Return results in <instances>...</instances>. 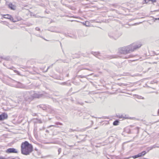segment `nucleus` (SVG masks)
<instances>
[{"label":"nucleus","instance_id":"obj_6","mask_svg":"<svg viewBox=\"0 0 159 159\" xmlns=\"http://www.w3.org/2000/svg\"><path fill=\"white\" fill-rule=\"evenodd\" d=\"M108 35L111 38L114 39H115L119 37V36L117 35V32H110L108 34Z\"/></svg>","mask_w":159,"mask_h":159},{"label":"nucleus","instance_id":"obj_42","mask_svg":"<svg viewBox=\"0 0 159 159\" xmlns=\"http://www.w3.org/2000/svg\"><path fill=\"white\" fill-rule=\"evenodd\" d=\"M33 116H36V113H34L33 115Z\"/></svg>","mask_w":159,"mask_h":159},{"label":"nucleus","instance_id":"obj_40","mask_svg":"<svg viewBox=\"0 0 159 159\" xmlns=\"http://www.w3.org/2000/svg\"><path fill=\"white\" fill-rule=\"evenodd\" d=\"M60 60L61 61H62L63 62H65V61H63L62 60L60 59Z\"/></svg>","mask_w":159,"mask_h":159},{"label":"nucleus","instance_id":"obj_18","mask_svg":"<svg viewBox=\"0 0 159 159\" xmlns=\"http://www.w3.org/2000/svg\"><path fill=\"white\" fill-rule=\"evenodd\" d=\"M134 57V56L132 54H130L129 55L126 56L125 58H128L130 57Z\"/></svg>","mask_w":159,"mask_h":159},{"label":"nucleus","instance_id":"obj_16","mask_svg":"<svg viewBox=\"0 0 159 159\" xmlns=\"http://www.w3.org/2000/svg\"><path fill=\"white\" fill-rule=\"evenodd\" d=\"M133 1H137V6H138V7L139 8H140V7H139V5H140V4L139 3V2L140 1V2H142V0H133Z\"/></svg>","mask_w":159,"mask_h":159},{"label":"nucleus","instance_id":"obj_15","mask_svg":"<svg viewBox=\"0 0 159 159\" xmlns=\"http://www.w3.org/2000/svg\"><path fill=\"white\" fill-rule=\"evenodd\" d=\"M119 121L118 120L115 121L113 123V125H118Z\"/></svg>","mask_w":159,"mask_h":159},{"label":"nucleus","instance_id":"obj_28","mask_svg":"<svg viewBox=\"0 0 159 159\" xmlns=\"http://www.w3.org/2000/svg\"><path fill=\"white\" fill-rule=\"evenodd\" d=\"M137 156H138V157H142V156L141 155V153H139L137 155Z\"/></svg>","mask_w":159,"mask_h":159},{"label":"nucleus","instance_id":"obj_5","mask_svg":"<svg viewBox=\"0 0 159 159\" xmlns=\"http://www.w3.org/2000/svg\"><path fill=\"white\" fill-rule=\"evenodd\" d=\"M13 83L14 84L13 86L15 87L19 88H24L25 87V85L19 82L13 80Z\"/></svg>","mask_w":159,"mask_h":159},{"label":"nucleus","instance_id":"obj_23","mask_svg":"<svg viewBox=\"0 0 159 159\" xmlns=\"http://www.w3.org/2000/svg\"><path fill=\"white\" fill-rule=\"evenodd\" d=\"M137 98H138L139 99H144V98L143 97H142V96H140L138 95Z\"/></svg>","mask_w":159,"mask_h":159},{"label":"nucleus","instance_id":"obj_27","mask_svg":"<svg viewBox=\"0 0 159 159\" xmlns=\"http://www.w3.org/2000/svg\"><path fill=\"white\" fill-rule=\"evenodd\" d=\"M152 146V148H158L159 147H158L156 145H154L153 146Z\"/></svg>","mask_w":159,"mask_h":159},{"label":"nucleus","instance_id":"obj_8","mask_svg":"<svg viewBox=\"0 0 159 159\" xmlns=\"http://www.w3.org/2000/svg\"><path fill=\"white\" fill-rule=\"evenodd\" d=\"M7 117V114L5 113H3L0 115V120H3L6 119Z\"/></svg>","mask_w":159,"mask_h":159},{"label":"nucleus","instance_id":"obj_7","mask_svg":"<svg viewBox=\"0 0 159 159\" xmlns=\"http://www.w3.org/2000/svg\"><path fill=\"white\" fill-rule=\"evenodd\" d=\"M6 152L7 153H17V151L16 149L13 148H10L8 149L6 151Z\"/></svg>","mask_w":159,"mask_h":159},{"label":"nucleus","instance_id":"obj_46","mask_svg":"<svg viewBox=\"0 0 159 159\" xmlns=\"http://www.w3.org/2000/svg\"><path fill=\"white\" fill-rule=\"evenodd\" d=\"M97 127H96V128H94V129H97Z\"/></svg>","mask_w":159,"mask_h":159},{"label":"nucleus","instance_id":"obj_35","mask_svg":"<svg viewBox=\"0 0 159 159\" xmlns=\"http://www.w3.org/2000/svg\"><path fill=\"white\" fill-rule=\"evenodd\" d=\"M150 1H152V2H156V0H150Z\"/></svg>","mask_w":159,"mask_h":159},{"label":"nucleus","instance_id":"obj_22","mask_svg":"<svg viewBox=\"0 0 159 159\" xmlns=\"http://www.w3.org/2000/svg\"><path fill=\"white\" fill-rule=\"evenodd\" d=\"M55 124L56 125H62L63 124L59 122H56L55 123Z\"/></svg>","mask_w":159,"mask_h":159},{"label":"nucleus","instance_id":"obj_31","mask_svg":"<svg viewBox=\"0 0 159 159\" xmlns=\"http://www.w3.org/2000/svg\"><path fill=\"white\" fill-rule=\"evenodd\" d=\"M53 65V64H52V65H51V66H49L48 67V68H47V70L46 71H47L48 70V69H49L50 67H52Z\"/></svg>","mask_w":159,"mask_h":159},{"label":"nucleus","instance_id":"obj_33","mask_svg":"<svg viewBox=\"0 0 159 159\" xmlns=\"http://www.w3.org/2000/svg\"><path fill=\"white\" fill-rule=\"evenodd\" d=\"M155 54L158 55L159 54V50L157 51V52L155 53Z\"/></svg>","mask_w":159,"mask_h":159},{"label":"nucleus","instance_id":"obj_43","mask_svg":"<svg viewBox=\"0 0 159 159\" xmlns=\"http://www.w3.org/2000/svg\"><path fill=\"white\" fill-rule=\"evenodd\" d=\"M158 115H159V109L158 110Z\"/></svg>","mask_w":159,"mask_h":159},{"label":"nucleus","instance_id":"obj_38","mask_svg":"<svg viewBox=\"0 0 159 159\" xmlns=\"http://www.w3.org/2000/svg\"><path fill=\"white\" fill-rule=\"evenodd\" d=\"M80 77L81 78H83L84 77H85L86 76H82L80 75Z\"/></svg>","mask_w":159,"mask_h":159},{"label":"nucleus","instance_id":"obj_19","mask_svg":"<svg viewBox=\"0 0 159 159\" xmlns=\"http://www.w3.org/2000/svg\"><path fill=\"white\" fill-rule=\"evenodd\" d=\"M125 131L128 134L131 133L130 130L129 129H125Z\"/></svg>","mask_w":159,"mask_h":159},{"label":"nucleus","instance_id":"obj_4","mask_svg":"<svg viewBox=\"0 0 159 159\" xmlns=\"http://www.w3.org/2000/svg\"><path fill=\"white\" fill-rule=\"evenodd\" d=\"M30 92L34 99L35 98H39L42 97L43 96L42 94H40L39 92L37 93L32 91H30Z\"/></svg>","mask_w":159,"mask_h":159},{"label":"nucleus","instance_id":"obj_21","mask_svg":"<svg viewBox=\"0 0 159 159\" xmlns=\"http://www.w3.org/2000/svg\"><path fill=\"white\" fill-rule=\"evenodd\" d=\"M152 146H150V147H148L147 148V149L148 150V151L151 150H152Z\"/></svg>","mask_w":159,"mask_h":159},{"label":"nucleus","instance_id":"obj_50","mask_svg":"<svg viewBox=\"0 0 159 159\" xmlns=\"http://www.w3.org/2000/svg\"><path fill=\"white\" fill-rule=\"evenodd\" d=\"M85 102H86V103H88V102H86V101H85Z\"/></svg>","mask_w":159,"mask_h":159},{"label":"nucleus","instance_id":"obj_9","mask_svg":"<svg viewBox=\"0 0 159 159\" xmlns=\"http://www.w3.org/2000/svg\"><path fill=\"white\" fill-rule=\"evenodd\" d=\"M150 0H142V2L140 1L139 3L141 4L139 5V7H143V5L145 3L147 4L148 3Z\"/></svg>","mask_w":159,"mask_h":159},{"label":"nucleus","instance_id":"obj_17","mask_svg":"<svg viewBox=\"0 0 159 159\" xmlns=\"http://www.w3.org/2000/svg\"><path fill=\"white\" fill-rule=\"evenodd\" d=\"M103 57V58H105L111 59V56H109V55H104Z\"/></svg>","mask_w":159,"mask_h":159},{"label":"nucleus","instance_id":"obj_49","mask_svg":"<svg viewBox=\"0 0 159 159\" xmlns=\"http://www.w3.org/2000/svg\"><path fill=\"white\" fill-rule=\"evenodd\" d=\"M46 132H48V130H46Z\"/></svg>","mask_w":159,"mask_h":159},{"label":"nucleus","instance_id":"obj_20","mask_svg":"<svg viewBox=\"0 0 159 159\" xmlns=\"http://www.w3.org/2000/svg\"><path fill=\"white\" fill-rule=\"evenodd\" d=\"M140 153L141 154L142 156H143L147 153V152H146L145 151H143Z\"/></svg>","mask_w":159,"mask_h":159},{"label":"nucleus","instance_id":"obj_11","mask_svg":"<svg viewBox=\"0 0 159 159\" xmlns=\"http://www.w3.org/2000/svg\"><path fill=\"white\" fill-rule=\"evenodd\" d=\"M37 107H39L40 108H42L43 110H47V108L48 107L46 105L43 104H42L39 105L37 106Z\"/></svg>","mask_w":159,"mask_h":159},{"label":"nucleus","instance_id":"obj_3","mask_svg":"<svg viewBox=\"0 0 159 159\" xmlns=\"http://www.w3.org/2000/svg\"><path fill=\"white\" fill-rule=\"evenodd\" d=\"M24 97L25 100L29 102L34 100L30 91L27 92L26 94L24 95Z\"/></svg>","mask_w":159,"mask_h":159},{"label":"nucleus","instance_id":"obj_30","mask_svg":"<svg viewBox=\"0 0 159 159\" xmlns=\"http://www.w3.org/2000/svg\"><path fill=\"white\" fill-rule=\"evenodd\" d=\"M132 157L134 158H137V157H138V156H137V155H134V156H133Z\"/></svg>","mask_w":159,"mask_h":159},{"label":"nucleus","instance_id":"obj_52","mask_svg":"<svg viewBox=\"0 0 159 159\" xmlns=\"http://www.w3.org/2000/svg\"><path fill=\"white\" fill-rule=\"evenodd\" d=\"M60 44H61V43H60Z\"/></svg>","mask_w":159,"mask_h":159},{"label":"nucleus","instance_id":"obj_47","mask_svg":"<svg viewBox=\"0 0 159 159\" xmlns=\"http://www.w3.org/2000/svg\"><path fill=\"white\" fill-rule=\"evenodd\" d=\"M69 146H70V147H72V146H72V145H71V146H70V145H69Z\"/></svg>","mask_w":159,"mask_h":159},{"label":"nucleus","instance_id":"obj_13","mask_svg":"<svg viewBox=\"0 0 159 159\" xmlns=\"http://www.w3.org/2000/svg\"><path fill=\"white\" fill-rule=\"evenodd\" d=\"M116 116L117 117H118V118H125V119H127V118L125 116H126V115H120V114H118V115H116Z\"/></svg>","mask_w":159,"mask_h":159},{"label":"nucleus","instance_id":"obj_51","mask_svg":"<svg viewBox=\"0 0 159 159\" xmlns=\"http://www.w3.org/2000/svg\"><path fill=\"white\" fill-rule=\"evenodd\" d=\"M126 84H125V85H125V86H126Z\"/></svg>","mask_w":159,"mask_h":159},{"label":"nucleus","instance_id":"obj_36","mask_svg":"<svg viewBox=\"0 0 159 159\" xmlns=\"http://www.w3.org/2000/svg\"><path fill=\"white\" fill-rule=\"evenodd\" d=\"M135 129H137L138 130V133L139 132V128L138 127H136L135 128Z\"/></svg>","mask_w":159,"mask_h":159},{"label":"nucleus","instance_id":"obj_1","mask_svg":"<svg viewBox=\"0 0 159 159\" xmlns=\"http://www.w3.org/2000/svg\"><path fill=\"white\" fill-rule=\"evenodd\" d=\"M141 46L140 44H137L135 43L132 44L126 47L120 48L119 49V52L121 54H126L133 52L136 49L140 48Z\"/></svg>","mask_w":159,"mask_h":159},{"label":"nucleus","instance_id":"obj_41","mask_svg":"<svg viewBox=\"0 0 159 159\" xmlns=\"http://www.w3.org/2000/svg\"><path fill=\"white\" fill-rule=\"evenodd\" d=\"M157 62H153L152 63V64H157Z\"/></svg>","mask_w":159,"mask_h":159},{"label":"nucleus","instance_id":"obj_44","mask_svg":"<svg viewBox=\"0 0 159 159\" xmlns=\"http://www.w3.org/2000/svg\"><path fill=\"white\" fill-rule=\"evenodd\" d=\"M39 123H42V121H41V120H40V121H39Z\"/></svg>","mask_w":159,"mask_h":159},{"label":"nucleus","instance_id":"obj_10","mask_svg":"<svg viewBox=\"0 0 159 159\" xmlns=\"http://www.w3.org/2000/svg\"><path fill=\"white\" fill-rule=\"evenodd\" d=\"M91 53L94 56H95L96 57H97L99 59H103L102 58L99 57V56H99L100 53H99V52H92Z\"/></svg>","mask_w":159,"mask_h":159},{"label":"nucleus","instance_id":"obj_26","mask_svg":"<svg viewBox=\"0 0 159 159\" xmlns=\"http://www.w3.org/2000/svg\"><path fill=\"white\" fill-rule=\"evenodd\" d=\"M11 19H10L11 20H12L13 22H16V20H14V19L13 18V17H12V18L11 19Z\"/></svg>","mask_w":159,"mask_h":159},{"label":"nucleus","instance_id":"obj_2","mask_svg":"<svg viewBox=\"0 0 159 159\" xmlns=\"http://www.w3.org/2000/svg\"><path fill=\"white\" fill-rule=\"evenodd\" d=\"M21 147V153L24 155H29L33 150L32 146L26 141L22 143Z\"/></svg>","mask_w":159,"mask_h":159},{"label":"nucleus","instance_id":"obj_34","mask_svg":"<svg viewBox=\"0 0 159 159\" xmlns=\"http://www.w3.org/2000/svg\"><path fill=\"white\" fill-rule=\"evenodd\" d=\"M0 159H6V158L5 157H0Z\"/></svg>","mask_w":159,"mask_h":159},{"label":"nucleus","instance_id":"obj_12","mask_svg":"<svg viewBox=\"0 0 159 159\" xmlns=\"http://www.w3.org/2000/svg\"><path fill=\"white\" fill-rule=\"evenodd\" d=\"M9 7L11 9L15 10L16 9V6L13 5L11 3H10L8 5Z\"/></svg>","mask_w":159,"mask_h":159},{"label":"nucleus","instance_id":"obj_32","mask_svg":"<svg viewBox=\"0 0 159 159\" xmlns=\"http://www.w3.org/2000/svg\"><path fill=\"white\" fill-rule=\"evenodd\" d=\"M51 126H54V127H59L58 126H56L55 125H50L49 127H51Z\"/></svg>","mask_w":159,"mask_h":159},{"label":"nucleus","instance_id":"obj_37","mask_svg":"<svg viewBox=\"0 0 159 159\" xmlns=\"http://www.w3.org/2000/svg\"><path fill=\"white\" fill-rule=\"evenodd\" d=\"M83 69H86V70H90L87 68H83Z\"/></svg>","mask_w":159,"mask_h":159},{"label":"nucleus","instance_id":"obj_45","mask_svg":"<svg viewBox=\"0 0 159 159\" xmlns=\"http://www.w3.org/2000/svg\"><path fill=\"white\" fill-rule=\"evenodd\" d=\"M156 59H159V58H158V57H157V58H156Z\"/></svg>","mask_w":159,"mask_h":159},{"label":"nucleus","instance_id":"obj_25","mask_svg":"<svg viewBox=\"0 0 159 159\" xmlns=\"http://www.w3.org/2000/svg\"><path fill=\"white\" fill-rule=\"evenodd\" d=\"M76 131V130L75 129L73 130L71 129H70L69 130V132H71V131Z\"/></svg>","mask_w":159,"mask_h":159},{"label":"nucleus","instance_id":"obj_14","mask_svg":"<svg viewBox=\"0 0 159 159\" xmlns=\"http://www.w3.org/2000/svg\"><path fill=\"white\" fill-rule=\"evenodd\" d=\"M3 17L5 18L8 19H11L12 18L11 16L9 15H4Z\"/></svg>","mask_w":159,"mask_h":159},{"label":"nucleus","instance_id":"obj_29","mask_svg":"<svg viewBox=\"0 0 159 159\" xmlns=\"http://www.w3.org/2000/svg\"><path fill=\"white\" fill-rule=\"evenodd\" d=\"M35 29L37 31H40V29L38 27H36L35 28Z\"/></svg>","mask_w":159,"mask_h":159},{"label":"nucleus","instance_id":"obj_48","mask_svg":"<svg viewBox=\"0 0 159 159\" xmlns=\"http://www.w3.org/2000/svg\"><path fill=\"white\" fill-rule=\"evenodd\" d=\"M44 39V40H46V39Z\"/></svg>","mask_w":159,"mask_h":159},{"label":"nucleus","instance_id":"obj_39","mask_svg":"<svg viewBox=\"0 0 159 159\" xmlns=\"http://www.w3.org/2000/svg\"><path fill=\"white\" fill-rule=\"evenodd\" d=\"M99 56H99V57H101V58H103V59H103V57H102L101 55H100V54H99Z\"/></svg>","mask_w":159,"mask_h":159},{"label":"nucleus","instance_id":"obj_24","mask_svg":"<svg viewBox=\"0 0 159 159\" xmlns=\"http://www.w3.org/2000/svg\"><path fill=\"white\" fill-rule=\"evenodd\" d=\"M58 154H59L61 152V148H59L58 149Z\"/></svg>","mask_w":159,"mask_h":159},{"label":"nucleus","instance_id":"obj_53","mask_svg":"<svg viewBox=\"0 0 159 159\" xmlns=\"http://www.w3.org/2000/svg\"><path fill=\"white\" fill-rule=\"evenodd\" d=\"M158 20H159V18H158Z\"/></svg>","mask_w":159,"mask_h":159}]
</instances>
